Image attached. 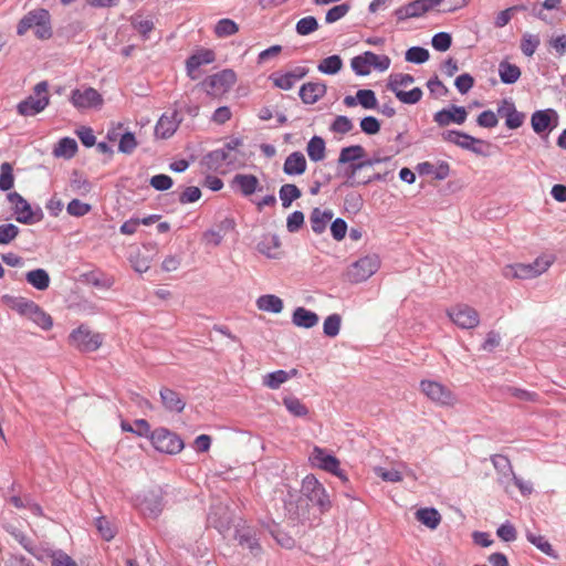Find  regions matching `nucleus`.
Here are the masks:
<instances>
[{
  "instance_id": "obj_1",
  "label": "nucleus",
  "mask_w": 566,
  "mask_h": 566,
  "mask_svg": "<svg viewBox=\"0 0 566 566\" xmlns=\"http://www.w3.org/2000/svg\"><path fill=\"white\" fill-rule=\"evenodd\" d=\"M33 30L34 36L39 40H49L53 35L52 18L49 10L36 8L25 13L17 25V34L24 35Z\"/></svg>"
},
{
  "instance_id": "obj_2",
  "label": "nucleus",
  "mask_w": 566,
  "mask_h": 566,
  "mask_svg": "<svg viewBox=\"0 0 566 566\" xmlns=\"http://www.w3.org/2000/svg\"><path fill=\"white\" fill-rule=\"evenodd\" d=\"M49 83L46 81L39 82L33 93L17 105V111L22 116H35L50 104L48 94Z\"/></svg>"
},
{
  "instance_id": "obj_3",
  "label": "nucleus",
  "mask_w": 566,
  "mask_h": 566,
  "mask_svg": "<svg viewBox=\"0 0 566 566\" xmlns=\"http://www.w3.org/2000/svg\"><path fill=\"white\" fill-rule=\"evenodd\" d=\"M301 492L310 502L318 506L321 512L331 509L332 502L323 484L313 475L308 474L303 479Z\"/></svg>"
},
{
  "instance_id": "obj_4",
  "label": "nucleus",
  "mask_w": 566,
  "mask_h": 566,
  "mask_svg": "<svg viewBox=\"0 0 566 566\" xmlns=\"http://www.w3.org/2000/svg\"><path fill=\"white\" fill-rule=\"evenodd\" d=\"M69 343L80 352H95L101 347L103 336L99 333H93L87 326L81 325L71 332Z\"/></svg>"
},
{
  "instance_id": "obj_5",
  "label": "nucleus",
  "mask_w": 566,
  "mask_h": 566,
  "mask_svg": "<svg viewBox=\"0 0 566 566\" xmlns=\"http://www.w3.org/2000/svg\"><path fill=\"white\" fill-rule=\"evenodd\" d=\"M150 441L157 451L168 454L179 453L185 447L181 438L166 428L151 431Z\"/></svg>"
},
{
  "instance_id": "obj_6",
  "label": "nucleus",
  "mask_w": 566,
  "mask_h": 566,
  "mask_svg": "<svg viewBox=\"0 0 566 566\" xmlns=\"http://www.w3.org/2000/svg\"><path fill=\"white\" fill-rule=\"evenodd\" d=\"M380 260L376 254L365 255L355 261L347 270V279L352 283H360L368 280L377 272Z\"/></svg>"
},
{
  "instance_id": "obj_7",
  "label": "nucleus",
  "mask_w": 566,
  "mask_h": 566,
  "mask_svg": "<svg viewBox=\"0 0 566 566\" xmlns=\"http://www.w3.org/2000/svg\"><path fill=\"white\" fill-rule=\"evenodd\" d=\"M203 165L213 171H221L223 168H235L240 166L238 153L228 150L226 147L209 151L202 159Z\"/></svg>"
},
{
  "instance_id": "obj_8",
  "label": "nucleus",
  "mask_w": 566,
  "mask_h": 566,
  "mask_svg": "<svg viewBox=\"0 0 566 566\" xmlns=\"http://www.w3.org/2000/svg\"><path fill=\"white\" fill-rule=\"evenodd\" d=\"M420 389L428 399L437 405L453 406L457 401L454 394L441 382L421 380Z\"/></svg>"
},
{
  "instance_id": "obj_9",
  "label": "nucleus",
  "mask_w": 566,
  "mask_h": 566,
  "mask_svg": "<svg viewBox=\"0 0 566 566\" xmlns=\"http://www.w3.org/2000/svg\"><path fill=\"white\" fill-rule=\"evenodd\" d=\"M235 81L237 75L234 71L226 69L208 76L202 84L209 95H218L230 90Z\"/></svg>"
},
{
  "instance_id": "obj_10",
  "label": "nucleus",
  "mask_w": 566,
  "mask_h": 566,
  "mask_svg": "<svg viewBox=\"0 0 566 566\" xmlns=\"http://www.w3.org/2000/svg\"><path fill=\"white\" fill-rule=\"evenodd\" d=\"M450 319L461 328H474L480 323L479 313L467 304H459L448 310Z\"/></svg>"
},
{
  "instance_id": "obj_11",
  "label": "nucleus",
  "mask_w": 566,
  "mask_h": 566,
  "mask_svg": "<svg viewBox=\"0 0 566 566\" xmlns=\"http://www.w3.org/2000/svg\"><path fill=\"white\" fill-rule=\"evenodd\" d=\"M71 104L78 111L99 107L103 105L102 95L93 87H85L84 90L75 88L71 92Z\"/></svg>"
},
{
  "instance_id": "obj_12",
  "label": "nucleus",
  "mask_w": 566,
  "mask_h": 566,
  "mask_svg": "<svg viewBox=\"0 0 566 566\" xmlns=\"http://www.w3.org/2000/svg\"><path fill=\"white\" fill-rule=\"evenodd\" d=\"M549 262H544L541 260H536L534 263L530 264L518 263L507 266L504 271V275L522 280L533 279L544 273L549 268Z\"/></svg>"
},
{
  "instance_id": "obj_13",
  "label": "nucleus",
  "mask_w": 566,
  "mask_h": 566,
  "mask_svg": "<svg viewBox=\"0 0 566 566\" xmlns=\"http://www.w3.org/2000/svg\"><path fill=\"white\" fill-rule=\"evenodd\" d=\"M182 122V116L177 109L164 113L155 126V135L157 138H170Z\"/></svg>"
},
{
  "instance_id": "obj_14",
  "label": "nucleus",
  "mask_w": 566,
  "mask_h": 566,
  "mask_svg": "<svg viewBox=\"0 0 566 566\" xmlns=\"http://www.w3.org/2000/svg\"><path fill=\"white\" fill-rule=\"evenodd\" d=\"M310 461L313 467L329 472L334 475H340L339 461L333 454L327 453L319 447H314Z\"/></svg>"
},
{
  "instance_id": "obj_15",
  "label": "nucleus",
  "mask_w": 566,
  "mask_h": 566,
  "mask_svg": "<svg viewBox=\"0 0 566 566\" xmlns=\"http://www.w3.org/2000/svg\"><path fill=\"white\" fill-rule=\"evenodd\" d=\"M442 139L463 149L470 150L476 155H483V150L481 148H474V144H484V142L467 133L452 129L446 130L442 133Z\"/></svg>"
},
{
  "instance_id": "obj_16",
  "label": "nucleus",
  "mask_w": 566,
  "mask_h": 566,
  "mask_svg": "<svg viewBox=\"0 0 566 566\" xmlns=\"http://www.w3.org/2000/svg\"><path fill=\"white\" fill-rule=\"evenodd\" d=\"M468 112L464 106L451 105L449 108H442L433 115V120L441 127L450 124L461 125L467 120Z\"/></svg>"
},
{
  "instance_id": "obj_17",
  "label": "nucleus",
  "mask_w": 566,
  "mask_h": 566,
  "mask_svg": "<svg viewBox=\"0 0 566 566\" xmlns=\"http://www.w3.org/2000/svg\"><path fill=\"white\" fill-rule=\"evenodd\" d=\"M553 118L557 122V112L553 108L534 112L531 117L533 130L538 135L544 133L547 135L556 126V123L552 125Z\"/></svg>"
},
{
  "instance_id": "obj_18",
  "label": "nucleus",
  "mask_w": 566,
  "mask_h": 566,
  "mask_svg": "<svg viewBox=\"0 0 566 566\" xmlns=\"http://www.w3.org/2000/svg\"><path fill=\"white\" fill-rule=\"evenodd\" d=\"M13 210L15 220L22 224H34L40 222L44 217L41 208L33 210L25 199L14 207Z\"/></svg>"
},
{
  "instance_id": "obj_19",
  "label": "nucleus",
  "mask_w": 566,
  "mask_h": 566,
  "mask_svg": "<svg viewBox=\"0 0 566 566\" xmlns=\"http://www.w3.org/2000/svg\"><path fill=\"white\" fill-rule=\"evenodd\" d=\"M327 91L324 82H307L300 88L298 95L304 104H314L319 101Z\"/></svg>"
},
{
  "instance_id": "obj_20",
  "label": "nucleus",
  "mask_w": 566,
  "mask_h": 566,
  "mask_svg": "<svg viewBox=\"0 0 566 566\" xmlns=\"http://www.w3.org/2000/svg\"><path fill=\"white\" fill-rule=\"evenodd\" d=\"M160 401L169 412L180 413L186 407V400L175 390L163 387L159 390Z\"/></svg>"
},
{
  "instance_id": "obj_21",
  "label": "nucleus",
  "mask_w": 566,
  "mask_h": 566,
  "mask_svg": "<svg viewBox=\"0 0 566 566\" xmlns=\"http://www.w3.org/2000/svg\"><path fill=\"white\" fill-rule=\"evenodd\" d=\"M416 170L421 176H433L437 180H444L450 175V165L447 161H439L437 165L430 161L419 163Z\"/></svg>"
},
{
  "instance_id": "obj_22",
  "label": "nucleus",
  "mask_w": 566,
  "mask_h": 566,
  "mask_svg": "<svg viewBox=\"0 0 566 566\" xmlns=\"http://www.w3.org/2000/svg\"><path fill=\"white\" fill-rule=\"evenodd\" d=\"M232 186L235 187L243 197H249L261 190L259 179L250 174L235 175L232 179Z\"/></svg>"
},
{
  "instance_id": "obj_23",
  "label": "nucleus",
  "mask_w": 566,
  "mask_h": 566,
  "mask_svg": "<svg viewBox=\"0 0 566 566\" xmlns=\"http://www.w3.org/2000/svg\"><path fill=\"white\" fill-rule=\"evenodd\" d=\"M491 462L500 475L499 483L507 486L509 482L515 475L509 458L502 454H494L491 457Z\"/></svg>"
},
{
  "instance_id": "obj_24",
  "label": "nucleus",
  "mask_w": 566,
  "mask_h": 566,
  "mask_svg": "<svg viewBox=\"0 0 566 566\" xmlns=\"http://www.w3.org/2000/svg\"><path fill=\"white\" fill-rule=\"evenodd\" d=\"M163 496L157 491H149L140 502V510L144 514L157 517L163 511Z\"/></svg>"
},
{
  "instance_id": "obj_25",
  "label": "nucleus",
  "mask_w": 566,
  "mask_h": 566,
  "mask_svg": "<svg viewBox=\"0 0 566 566\" xmlns=\"http://www.w3.org/2000/svg\"><path fill=\"white\" fill-rule=\"evenodd\" d=\"M306 170V159L301 151L290 154L283 164V171L287 176H300Z\"/></svg>"
},
{
  "instance_id": "obj_26",
  "label": "nucleus",
  "mask_w": 566,
  "mask_h": 566,
  "mask_svg": "<svg viewBox=\"0 0 566 566\" xmlns=\"http://www.w3.org/2000/svg\"><path fill=\"white\" fill-rule=\"evenodd\" d=\"M214 61V53L210 50H203L189 56L186 61L187 73L191 78H196L195 72L203 64H210Z\"/></svg>"
},
{
  "instance_id": "obj_27",
  "label": "nucleus",
  "mask_w": 566,
  "mask_h": 566,
  "mask_svg": "<svg viewBox=\"0 0 566 566\" xmlns=\"http://www.w3.org/2000/svg\"><path fill=\"white\" fill-rule=\"evenodd\" d=\"M333 211L322 210L321 208H314L310 216V223L313 232L322 234L327 227V223L333 219Z\"/></svg>"
},
{
  "instance_id": "obj_28",
  "label": "nucleus",
  "mask_w": 566,
  "mask_h": 566,
  "mask_svg": "<svg viewBox=\"0 0 566 566\" xmlns=\"http://www.w3.org/2000/svg\"><path fill=\"white\" fill-rule=\"evenodd\" d=\"M318 315L305 307H296L292 314V323L297 327L312 328L318 323Z\"/></svg>"
},
{
  "instance_id": "obj_29",
  "label": "nucleus",
  "mask_w": 566,
  "mask_h": 566,
  "mask_svg": "<svg viewBox=\"0 0 566 566\" xmlns=\"http://www.w3.org/2000/svg\"><path fill=\"white\" fill-rule=\"evenodd\" d=\"M497 72H499L501 82L503 84H509V85L516 83L522 74L521 69L516 64H513V63L509 62L507 60H502L499 63Z\"/></svg>"
},
{
  "instance_id": "obj_30",
  "label": "nucleus",
  "mask_w": 566,
  "mask_h": 566,
  "mask_svg": "<svg viewBox=\"0 0 566 566\" xmlns=\"http://www.w3.org/2000/svg\"><path fill=\"white\" fill-rule=\"evenodd\" d=\"M280 245V238L276 234L268 233L262 237L256 249L261 254L274 259L276 258L275 250H277Z\"/></svg>"
},
{
  "instance_id": "obj_31",
  "label": "nucleus",
  "mask_w": 566,
  "mask_h": 566,
  "mask_svg": "<svg viewBox=\"0 0 566 566\" xmlns=\"http://www.w3.org/2000/svg\"><path fill=\"white\" fill-rule=\"evenodd\" d=\"M77 151V143L74 138L63 137L59 140L53 149V155L56 158L71 159Z\"/></svg>"
},
{
  "instance_id": "obj_32",
  "label": "nucleus",
  "mask_w": 566,
  "mask_h": 566,
  "mask_svg": "<svg viewBox=\"0 0 566 566\" xmlns=\"http://www.w3.org/2000/svg\"><path fill=\"white\" fill-rule=\"evenodd\" d=\"M416 518L418 522L426 525L430 530H436L441 522L440 513L433 507L419 509L416 512Z\"/></svg>"
},
{
  "instance_id": "obj_33",
  "label": "nucleus",
  "mask_w": 566,
  "mask_h": 566,
  "mask_svg": "<svg viewBox=\"0 0 566 566\" xmlns=\"http://www.w3.org/2000/svg\"><path fill=\"white\" fill-rule=\"evenodd\" d=\"M27 282L39 291H45L50 285V275L44 269H35L27 272Z\"/></svg>"
},
{
  "instance_id": "obj_34",
  "label": "nucleus",
  "mask_w": 566,
  "mask_h": 566,
  "mask_svg": "<svg viewBox=\"0 0 566 566\" xmlns=\"http://www.w3.org/2000/svg\"><path fill=\"white\" fill-rule=\"evenodd\" d=\"M365 156V149L360 145H352L340 149L338 165L358 163Z\"/></svg>"
},
{
  "instance_id": "obj_35",
  "label": "nucleus",
  "mask_w": 566,
  "mask_h": 566,
  "mask_svg": "<svg viewBox=\"0 0 566 566\" xmlns=\"http://www.w3.org/2000/svg\"><path fill=\"white\" fill-rule=\"evenodd\" d=\"M306 153L312 161H321L326 156L325 140L319 136H313L306 146Z\"/></svg>"
},
{
  "instance_id": "obj_36",
  "label": "nucleus",
  "mask_w": 566,
  "mask_h": 566,
  "mask_svg": "<svg viewBox=\"0 0 566 566\" xmlns=\"http://www.w3.org/2000/svg\"><path fill=\"white\" fill-rule=\"evenodd\" d=\"M296 369H292L290 373L283 369L269 373L263 377V385L270 389H279L282 384L287 381L291 376L296 375Z\"/></svg>"
},
{
  "instance_id": "obj_37",
  "label": "nucleus",
  "mask_w": 566,
  "mask_h": 566,
  "mask_svg": "<svg viewBox=\"0 0 566 566\" xmlns=\"http://www.w3.org/2000/svg\"><path fill=\"white\" fill-rule=\"evenodd\" d=\"M258 308L264 312L279 314L283 310V301L273 294H265L256 300Z\"/></svg>"
},
{
  "instance_id": "obj_38",
  "label": "nucleus",
  "mask_w": 566,
  "mask_h": 566,
  "mask_svg": "<svg viewBox=\"0 0 566 566\" xmlns=\"http://www.w3.org/2000/svg\"><path fill=\"white\" fill-rule=\"evenodd\" d=\"M279 197L283 208H289L293 201L302 197L301 189L294 184H284L279 190Z\"/></svg>"
},
{
  "instance_id": "obj_39",
  "label": "nucleus",
  "mask_w": 566,
  "mask_h": 566,
  "mask_svg": "<svg viewBox=\"0 0 566 566\" xmlns=\"http://www.w3.org/2000/svg\"><path fill=\"white\" fill-rule=\"evenodd\" d=\"M343 67V60L339 55L334 54L323 59L318 65L317 70L327 75L337 74Z\"/></svg>"
},
{
  "instance_id": "obj_40",
  "label": "nucleus",
  "mask_w": 566,
  "mask_h": 566,
  "mask_svg": "<svg viewBox=\"0 0 566 566\" xmlns=\"http://www.w3.org/2000/svg\"><path fill=\"white\" fill-rule=\"evenodd\" d=\"M368 54H370V51H366L363 54L352 59L350 66L355 74L359 76H366L370 74L371 62L370 57L367 56Z\"/></svg>"
},
{
  "instance_id": "obj_41",
  "label": "nucleus",
  "mask_w": 566,
  "mask_h": 566,
  "mask_svg": "<svg viewBox=\"0 0 566 566\" xmlns=\"http://www.w3.org/2000/svg\"><path fill=\"white\" fill-rule=\"evenodd\" d=\"M235 539L241 546L248 547L252 553L260 549L254 532L250 528L238 530L235 533Z\"/></svg>"
},
{
  "instance_id": "obj_42",
  "label": "nucleus",
  "mask_w": 566,
  "mask_h": 566,
  "mask_svg": "<svg viewBox=\"0 0 566 566\" xmlns=\"http://www.w3.org/2000/svg\"><path fill=\"white\" fill-rule=\"evenodd\" d=\"M527 541L536 546L542 553L546 554L549 557L557 558L556 552L553 549L549 542L542 535H536L532 532L526 533Z\"/></svg>"
},
{
  "instance_id": "obj_43",
  "label": "nucleus",
  "mask_w": 566,
  "mask_h": 566,
  "mask_svg": "<svg viewBox=\"0 0 566 566\" xmlns=\"http://www.w3.org/2000/svg\"><path fill=\"white\" fill-rule=\"evenodd\" d=\"M415 82V77L411 74L407 73H398L395 75H391L389 77L387 87L389 91H391L394 94L396 92H401L400 87H406Z\"/></svg>"
},
{
  "instance_id": "obj_44",
  "label": "nucleus",
  "mask_w": 566,
  "mask_h": 566,
  "mask_svg": "<svg viewBox=\"0 0 566 566\" xmlns=\"http://www.w3.org/2000/svg\"><path fill=\"white\" fill-rule=\"evenodd\" d=\"M283 405L295 417H306L308 413V408L294 396L283 398Z\"/></svg>"
},
{
  "instance_id": "obj_45",
  "label": "nucleus",
  "mask_w": 566,
  "mask_h": 566,
  "mask_svg": "<svg viewBox=\"0 0 566 566\" xmlns=\"http://www.w3.org/2000/svg\"><path fill=\"white\" fill-rule=\"evenodd\" d=\"M541 44V39L537 34L524 33L521 40V51L526 56H532Z\"/></svg>"
},
{
  "instance_id": "obj_46",
  "label": "nucleus",
  "mask_w": 566,
  "mask_h": 566,
  "mask_svg": "<svg viewBox=\"0 0 566 566\" xmlns=\"http://www.w3.org/2000/svg\"><path fill=\"white\" fill-rule=\"evenodd\" d=\"M87 281L93 286L103 289V290L111 289L115 283V280L113 276L106 275L102 272H91L87 275Z\"/></svg>"
},
{
  "instance_id": "obj_47",
  "label": "nucleus",
  "mask_w": 566,
  "mask_h": 566,
  "mask_svg": "<svg viewBox=\"0 0 566 566\" xmlns=\"http://www.w3.org/2000/svg\"><path fill=\"white\" fill-rule=\"evenodd\" d=\"M14 185V176L11 164L2 163L0 166V190L8 191Z\"/></svg>"
},
{
  "instance_id": "obj_48",
  "label": "nucleus",
  "mask_w": 566,
  "mask_h": 566,
  "mask_svg": "<svg viewBox=\"0 0 566 566\" xmlns=\"http://www.w3.org/2000/svg\"><path fill=\"white\" fill-rule=\"evenodd\" d=\"M239 30L238 24L231 19H221L214 27V33L219 38L230 36Z\"/></svg>"
},
{
  "instance_id": "obj_49",
  "label": "nucleus",
  "mask_w": 566,
  "mask_h": 566,
  "mask_svg": "<svg viewBox=\"0 0 566 566\" xmlns=\"http://www.w3.org/2000/svg\"><path fill=\"white\" fill-rule=\"evenodd\" d=\"M318 29V22L315 17L307 15L296 22L295 30L300 35H308Z\"/></svg>"
},
{
  "instance_id": "obj_50",
  "label": "nucleus",
  "mask_w": 566,
  "mask_h": 566,
  "mask_svg": "<svg viewBox=\"0 0 566 566\" xmlns=\"http://www.w3.org/2000/svg\"><path fill=\"white\" fill-rule=\"evenodd\" d=\"M430 57L429 51L421 46H411L407 50L405 59L407 62L422 64Z\"/></svg>"
},
{
  "instance_id": "obj_51",
  "label": "nucleus",
  "mask_w": 566,
  "mask_h": 566,
  "mask_svg": "<svg viewBox=\"0 0 566 566\" xmlns=\"http://www.w3.org/2000/svg\"><path fill=\"white\" fill-rule=\"evenodd\" d=\"M29 318L44 331H49L53 326L52 317L46 312H44L40 306H38L31 313V316Z\"/></svg>"
},
{
  "instance_id": "obj_52",
  "label": "nucleus",
  "mask_w": 566,
  "mask_h": 566,
  "mask_svg": "<svg viewBox=\"0 0 566 566\" xmlns=\"http://www.w3.org/2000/svg\"><path fill=\"white\" fill-rule=\"evenodd\" d=\"M342 318L338 314L327 316L323 324L324 334L328 337H336L339 334Z\"/></svg>"
},
{
  "instance_id": "obj_53",
  "label": "nucleus",
  "mask_w": 566,
  "mask_h": 566,
  "mask_svg": "<svg viewBox=\"0 0 566 566\" xmlns=\"http://www.w3.org/2000/svg\"><path fill=\"white\" fill-rule=\"evenodd\" d=\"M20 233L19 227L13 223L0 224V244L11 243Z\"/></svg>"
},
{
  "instance_id": "obj_54",
  "label": "nucleus",
  "mask_w": 566,
  "mask_h": 566,
  "mask_svg": "<svg viewBox=\"0 0 566 566\" xmlns=\"http://www.w3.org/2000/svg\"><path fill=\"white\" fill-rule=\"evenodd\" d=\"M423 92L420 87H413L406 92H396L395 96L403 104L413 105L422 98Z\"/></svg>"
},
{
  "instance_id": "obj_55",
  "label": "nucleus",
  "mask_w": 566,
  "mask_h": 566,
  "mask_svg": "<svg viewBox=\"0 0 566 566\" xmlns=\"http://www.w3.org/2000/svg\"><path fill=\"white\" fill-rule=\"evenodd\" d=\"M357 101L358 104H360L366 109H374L378 105L376 94L373 90L357 91Z\"/></svg>"
},
{
  "instance_id": "obj_56",
  "label": "nucleus",
  "mask_w": 566,
  "mask_h": 566,
  "mask_svg": "<svg viewBox=\"0 0 566 566\" xmlns=\"http://www.w3.org/2000/svg\"><path fill=\"white\" fill-rule=\"evenodd\" d=\"M354 125L350 118L345 115H338L331 124L329 129L337 134H347L353 129Z\"/></svg>"
},
{
  "instance_id": "obj_57",
  "label": "nucleus",
  "mask_w": 566,
  "mask_h": 566,
  "mask_svg": "<svg viewBox=\"0 0 566 566\" xmlns=\"http://www.w3.org/2000/svg\"><path fill=\"white\" fill-rule=\"evenodd\" d=\"M443 0H415L411 1V9L416 12V17L420 18L429 12L432 8L439 6Z\"/></svg>"
},
{
  "instance_id": "obj_58",
  "label": "nucleus",
  "mask_w": 566,
  "mask_h": 566,
  "mask_svg": "<svg viewBox=\"0 0 566 566\" xmlns=\"http://www.w3.org/2000/svg\"><path fill=\"white\" fill-rule=\"evenodd\" d=\"M431 44L434 50L446 52L452 44V38L447 32H438L432 36Z\"/></svg>"
},
{
  "instance_id": "obj_59",
  "label": "nucleus",
  "mask_w": 566,
  "mask_h": 566,
  "mask_svg": "<svg viewBox=\"0 0 566 566\" xmlns=\"http://www.w3.org/2000/svg\"><path fill=\"white\" fill-rule=\"evenodd\" d=\"M137 147V140L133 133L126 132L122 135L118 143V150L123 154L130 155Z\"/></svg>"
},
{
  "instance_id": "obj_60",
  "label": "nucleus",
  "mask_w": 566,
  "mask_h": 566,
  "mask_svg": "<svg viewBox=\"0 0 566 566\" xmlns=\"http://www.w3.org/2000/svg\"><path fill=\"white\" fill-rule=\"evenodd\" d=\"M271 80L276 87L284 91L291 90L296 83L295 78L292 74H289V72L283 74L274 73L271 75Z\"/></svg>"
},
{
  "instance_id": "obj_61",
  "label": "nucleus",
  "mask_w": 566,
  "mask_h": 566,
  "mask_svg": "<svg viewBox=\"0 0 566 566\" xmlns=\"http://www.w3.org/2000/svg\"><path fill=\"white\" fill-rule=\"evenodd\" d=\"M350 10V6L348 3H342L331 8L325 15L326 23H334L342 18H344Z\"/></svg>"
},
{
  "instance_id": "obj_62",
  "label": "nucleus",
  "mask_w": 566,
  "mask_h": 566,
  "mask_svg": "<svg viewBox=\"0 0 566 566\" xmlns=\"http://www.w3.org/2000/svg\"><path fill=\"white\" fill-rule=\"evenodd\" d=\"M92 207L88 203L82 202L78 199H73L69 202L66 211L73 217H83L91 211Z\"/></svg>"
},
{
  "instance_id": "obj_63",
  "label": "nucleus",
  "mask_w": 566,
  "mask_h": 566,
  "mask_svg": "<svg viewBox=\"0 0 566 566\" xmlns=\"http://www.w3.org/2000/svg\"><path fill=\"white\" fill-rule=\"evenodd\" d=\"M50 557L51 566H77L76 562L61 549L53 551Z\"/></svg>"
},
{
  "instance_id": "obj_64",
  "label": "nucleus",
  "mask_w": 566,
  "mask_h": 566,
  "mask_svg": "<svg viewBox=\"0 0 566 566\" xmlns=\"http://www.w3.org/2000/svg\"><path fill=\"white\" fill-rule=\"evenodd\" d=\"M95 526H96L98 533L101 534V536L105 541H111L114 538L115 530H114L113 525L104 516L96 518Z\"/></svg>"
}]
</instances>
